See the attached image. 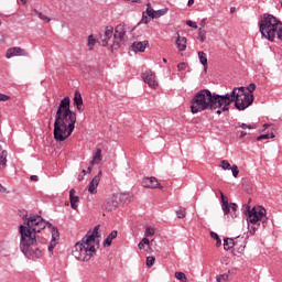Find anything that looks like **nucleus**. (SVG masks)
Here are the masks:
<instances>
[{
    "label": "nucleus",
    "instance_id": "obj_21",
    "mask_svg": "<svg viewBox=\"0 0 282 282\" xmlns=\"http://www.w3.org/2000/svg\"><path fill=\"white\" fill-rule=\"evenodd\" d=\"M198 58L202 66H204V72H208V56L203 51L198 52Z\"/></svg>",
    "mask_w": 282,
    "mask_h": 282
},
{
    "label": "nucleus",
    "instance_id": "obj_7",
    "mask_svg": "<svg viewBox=\"0 0 282 282\" xmlns=\"http://www.w3.org/2000/svg\"><path fill=\"white\" fill-rule=\"evenodd\" d=\"M215 101H216V113L217 116H221L225 111H230V105H232V99H230V94L227 93L225 95H219L214 93Z\"/></svg>",
    "mask_w": 282,
    "mask_h": 282
},
{
    "label": "nucleus",
    "instance_id": "obj_26",
    "mask_svg": "<svg viewBox=\"0 0 282 282\" xmlns=\"http://www.w3.org/2000/svg\"><path fill=\"white\" fill-rule=\"evenodd\" d=\"M235 248V240L232 238H225L224 239V250H230Z\"/></svg>",
    "mask_w": 282,
    "mask_h": 282
},
{
    "label": "nucleus",
    "instance_id": "obj_41",
    "mask_svg": "<svg viewBox=\"0 0 282 282\" xmlns=\"http://www.w3.org/2000/svg\"><path fill=\"white\" fill-rule=\"evenodd\" d=\"M176 216L178 219H184V217H186V209H177L176 210Z\"/></svg>",
    "mask_w": 282,
    "mask_h": 282
},
{
    "label": "nucleus",
    "instance_id": "obj_2",
    "mask_svg": "<svg viewBox=\"0 0 282 282\" xmlns=\"http://www.w3.org/2000/svg\"><path fill=\"white\" fill-rule=\"evenodd\" d=\"M70 105L72 100L69 97H65L57 107L53 130L56 142H65L74 133V129H76V112L69 108Z\"/></svg>",
    "mask_w": 282,
    "mask_h": 282
},
{
    "label": "nucleus",
    "instance_id": "obj_20",
    "mask_svg": "<svg viewBox=\"0 0 282 282\" xmlns=\"http://www.w3.org/2000/svg\"><path fill=\"white\" fill-rule=\"evenodd\" d=\"M118 208V200H107L104 205H102V210H106L107 213H111V210H116Z\"/></svg>",
    "mask_w": 282,
    "mask_h": 282
},
{
    "label": "nucleus",
    "instance_id": "obj_46",
    "mask_svg": "<svg viewBox=\"0 0 282 282\" xmlns=\"http://www.w3.org/2000/svg\"><path fill=\"white\" fill-rule=\"evenodd\" d=\"M8 100H10V96L0 93V102H8Z\"/></svg>",
    "mask_w": 282,
    "mask_h": 282
},
{
    "label": "nucleus",
    "instance_id": "obj_10",
    "mask_svg": "<svg viewBox=\"0 0 282 282\" xmlns=\"http://www.w3.org/2000/svg\"><path fill=\"white\" fill-rule=\"evenodd\" d=\"M98 230L99 227L96 226L91 232H87V235L83 237L86 243H90V246H94V248H96L97 250L98 248H100V242L96 241V238L98 237Z\"/></svg>",
    "mask_w": 282,
    "mask_h": 282
},
{
    "label": "nucleus",
    "instance_id": "obj_62",
    "mask_svg": "<svg viewBox=\"0 0 282 282\" xmlns=\"http://www.w3.org/2000/svg\"><path fill=\"white\" fill-rule=\"evenodd\" d=\"M195 3V0H188L187 6H193Z\"/></svg>",
    "mask_w": 282,
    "mask_h": 282
},
{
    "label": "nucleus",
    "instance_id": "obj_24",
    "mask_svg": "<svg viewBox=\"0 0 282 282\" xmlns=\"http://www.w3.org/2000/svg\"><path fill=\"white\" fill-rule=\"evenodd\" d=\"M176 45L180 52H184L186 50V37L177 35Z\"/></svg>",
    "mask_w": 282,
    "mask_h": 282
},
{
    "label": "nucleus",
    "instance_id": "obj_30",
    "mask_svg": "<svg viewBox=\"0 0 282 282\" xmlns=\"http://www.w3.org/2000/svg\"><path fill=\"white\" fill-rule=\"evenodd\" d=\"M132 195L129 193H122L120 195V199L123 202V204H129L131 202Z\"/></svg>",
    "mask_w": 282,
    "mask_h": 282
},
{
    "label": "nucleus",
    "instance_id": "obj_64",
    "mask_svg": "<svg viewBox=\"0 0 282 282\" xmlns=\"http://www.w3.org/2000/svg\"><path fill=\"white\" fill-rule=\"evenodd\" d=\"M82 175H87V172L85 170H83Z\"/></svg>",
    "mask_w": 282,
    "mask_h": 282
},
{
    "label": "nucleus",
    "instance_id": "obj_63",
    "mask_svg": "<svg viewBox=\"0 0 282 282\" xmlns=\"http://www.w3.org/2000/svg\"><path fill=\"white\" fill-rule=\"evenodd\" d=\"M86 173H91V166L87 169Z\"/></svg>",
    "mask_w": 282,
    "mask_h": 282
},
{
    "label": "nucleus",
    "instance_id": "obj_28",
    "mask_svg": "<svg viewBox=\"0 0 282 282\" xmlns=\"http://www.w3.org/2000/svg\"><path fill=\"white\" fill-rule=\"evenodd\" d=\"M58 239H61V236L58 234V228L53 227L52 228V240L51 241H55V243H58Z\"/></svg>",
    "mask_w": 282,
    "mask_h": 282
},
{
    "label": "nucleus",
    "instance_id": "obj_18",
    "mask_svg": "<svg viewBox=\"0 0 282 282\" xmlns=\"http://www.w3.org/2000/svg\"><path fill=\"white\" fill-rule=\"evenodd\" d=\"M73 102L76 106V109L79 111V113H82V111H83V95H80V91H78V90L75 91Z\"/></svg>",
    "mask_w": 282,
    "mask_h": 282
},
{
    "label": "nucleus",
    "instance_id": "obj_37",
    "mask_svg": "<svg viewBox=\"0 0 282 282\" xmlns=\"http://www.w3.org/2000/svg\"><path fill=\"white\" fill-rule=\"evenodd\" d=\"M198 37L200 43H204L206 41V30L205 29H198Z\"/></svg>",
    "mask_w": 282,
    "mask_h": 282
},
{
    "label": "nucleus",
    "instance_id": "obj_12",
    "mask_svg": "<svg viewBox=\"0 0 282 282\" xmlns=\"http://www.w3.org/2000/svg\"><path fill=\"white\" fill-rule=\"evenodd\" d=\"M142 186L143 188H160L162 189V185L160 182H158V178L151 176V177H144L142 180Z\"/></svg>",
    "mask_w": 282,
    "mask_h": 282
},
{
    "label": "nucleus",
    "instance_id": "obj_25",
    "mask_svg": "<svg viewBox=\"0 0 282 282\" xmlns=\"http://www.w3.org/2000/svg\"><path fill=\"white\" fill-rule=\"evenodd\" d=\"M102 150L100 148H98L96 150V153L93 156V160L90 161V164H98V162H100L102 160Z\"/></svg>",
    "mask_w": 282,
    "mask_h": 282
},
{
    "label": "nucleus",
    "instance_id": "obj_42",
    "mask_svg": "<svg viewBox=\"0 0 282 282\" xmlns=\"http://www.w3.org/2000/svg\"><path fill=\"white\" fill-rule=\"evenodd\" d=\"M153 263H155V257L149 256V257L147 258V265H148L149 268H152Z\"/></svg>",
    "mask_w": 282,
    "mask_h": 282
},
{
    "label": "nucleus",
    "instance_id": "obj_27",
    "mask_svg": "<svg viewBox=\"0 0 282 282\" xmlns=\"http://www.w3.org/2000/svg\"><path fill=\"white\" fill-rule=\"evenodd\" d=\"M235 129H257V124H254V123H252V124H247V123L238 122V123L235 126Z\"/></svg>",
    "mask_w": 282,
    "mask_h": 282
},
{
    "label": "nucleus",
    "instance_id": "obj_5",
    "mask_svg": "<svg viewBox=\"0 0 282 282\" xmlns=\"http://www.w3.org/2000/svg\"><path fill=\"white\" fill-rule=\"evenodd\" d=\"M245 213L250 235H256L261 224H265V221H268V216H265V208L261 206L252 207V209H250V205H246Z\"/></svg>",
    "mask_w": 282,
    "mask_h": 282
},
{
    "label": "nucleus",
    "instance_id": "obj_59",
    "mask_svg": "<svg viewBox=\"0 0 282 282\" xmlns=\"http://www.w3.org/2000/svg\"><path fill=\"white\" fill-rule=\"evenodd\" d=\"M147 10H153V7H151V2L147 3Z\"/></svg>",
    "mask_w": 282,
    "mask_h": 282
},
{
    "label": "nucleus",
    "instance_id": "obj_16",
    "mask_svg": "<svg viewBox=\"0 0 282 282\" xmlns=\"http://www.w3.org/2000/svg\"><path fill=\"white\" fill-rule=\"evenodd\" d=\"M100 177H102V172H99L98 175H96L88 186V192L90 195H96L98 193V184H100Z\"/></svg>",
    "mask_w": 282,
    "mask_h": 282
},
{
    "label": "nucleus",
    "instance_id": "obj_48",
    "mask_svg": "<svg viewBox=\"0 0 282 282\" xmlns=\"http://www.w3.org/2000/svg\"><path fill=\"white\" fill-rule=\"evenodd\" d=\"M186 25H188V28H194V30H197V23L196 22L187 20Z\"/></svg>",
    "mask_w": 282,
    "mask_h": 282
},
{
    "label": "nucleus",
    "instance_id": "obj_50",
    "mask_svg": "<svg viewBox=\"0 0 282 282\" xmlns=\"http://www.w3.org/2000/svg\"><path fill=\"white\" fill-rule=\"evenodd\" d=\"M141 243H143L144 246H149L151 243V241L149 240V237L144 236V238H142Z\"/></svg>",
    "mask_w": 282,
    "mask_h": 282
},
{
    "label": "nucleus",
    "instance_id": "obj_3",
    "mask_svg": "<svg viewBox=\"0 0 282 282\" xmlns=\"http://www.w3.org/2000/svg\"><path fill=\"white\" fill-rule=\"evenodd\" d=\"M217 104L215 101V93L208 89H202L191 99V112L202 113V111H215Z\"/></svg>",
    "mask_w": 282,
    "mask_h": 282
},
{
    "label": "nucleus",
    "instance_id": "obj_51",
    "mask_svg": "<svg viewBox=\"0 0 282 282\" xmlns=\"http://www.w3.org/2000/svg\"><path fill=\"white\" fill-rule=\"evenodd\" d=\"M3 141H0V155H2L3 153H8V151H6L4 149H3Z\"/></svg>",
    "mask_w": 282,
    "mask_h": 282
},
{
    "label": "nucleus",
    "instance_id": "obj_14",
    "mask_svg": "<svg viewBox=\"0 0 282 282\" xmlns=\"http://www.w3.org/2000/svg\"><path fill=\"white\" fill-rule=\"evenodd\" d=\"M111 39H113V26H107L99 43L102 47H107Z\"/></svg>",
    "mask_w": 282,
    "mask_h": 282
},
{
    "label": "nucleus",
    "instance_id": "obj_22",
    "mask_svg": "<svg viewBox=\"0 0 282 282\" xmlns=\"http://www.w3.org/2000/svg\"><path fill=\"white\" fill-rule=\"evenodd\" d=\"M118 237V230H112L107 238L104 241V246L105 248H109V246H111V242L113 241V239H116Z\"/></svg>",
    "mask_w": 282,
    "mask_h": 282
},
{
    "label": "nucleus",
    "instance_id": "obj_15",
    "mask_svg": "<svg viewBox=\"0 0 282 282\" xmlns=\"http://www.w3.org/2000/svg\"><path fill=\"white\" fill-rule=\"evenodd\" d=\"M14 56H28V53L25 50L14 46L7 51L6 58H12Z\"/></svg>",
    "mask_w": 282,
    "mask_h": 282
},
{
    "label": "nucleus",
    "instance_id": "obj_17",
    "mask_svg": "<svg viewBox=\"0 0 282 282\" xmlns=\"http://www.w3.org/2000/svg\"><path fill=\"white\" fill-rule=\"evenodd\" d=\"M69 202H70V208L73 210H78V202H80V198L76 196V189L74 188L69 191Z\"/></svg>",
    "mask_w": 282,
    "mask_h": 282
},
{
    "label": "nucleus",
    "instance_id": "obj_40",
    "mask_svg": "<svg viewBox=\"0 0 282 282\" xmlns=\"http://www.w3.org/2000/svg\"><path fill=\"white\" fill-rule=\"evenodd\" d=\"M94 45H96V39H94V35L88 36V47L89 50H94Z\"/></svg>",
    "mask_w": 282,
    "mask_h": 282
},
{
    "label": "nucleus",
    "instance_id": "obj_9",
    "mask_svg": "<svg viewBox=\"0 0 282 282\" xmlns=\"http://www.w3.org/2000/svg\"><path fill=\"white\" fill-rule=\"evenodd\" d=\"M252 102H254V95L240 94L236 99L235 107L238 111H245V109H248Z\"/></svg>",
    "mask_w": 282,
    "mask_h": 282
},
{
    "label": "nucleus",
    "instance_id": "obj_1",
    "mask_svg": "<svg viewBox=\"0 0 282 282\" xmlns=\"http://www.w3.org/2000/svg\"><path fill=\"white\" fill-rule=\"evenodd\" d=\"M25 220L26 225H20V250L29 259H41L43 252L36 247V234L45 230V226L52 228V223L39 215H32Z\"/></svg>",
    "mask_w": 282,
    "mask_h": 282
},
{
    "label": "nucleus",
    "instance_id": "obj_55",
    "mask_svg": "<svg viewBox=\"0 0 282 282\" xmlns=\"http://www.w3.org/2000/svg\"><path fill=\"white\" fill-rule=\"evenodd\" d=\"M139 250H144V242H139L138 245Z\"/></svg>",
    "mask_w": 282,
    "mask_h": 282
},
{
    "label": "nucleus",
    "instance_id": "obj_44",
    "mask_svg": "<svg viewBox=\"0 0 282 282\" xmlns=\"http://www.w3.org/2000/svg\"><path fill=\"white\" fill-rule=\"evenodd\" d=\"M254 89H257V85L254 83L249 84V86L247 87V90L249 93H247V94H252L254 91Z\"/></svg>",
    "mask_w": 282,
    "mask_h": 282
},
{
    "label": "nucleus",
    "instance_id": "obj_11",
    "mask_svg": "<svg viewBox=\"0 0 282 282\" xmlns=\"http://www.w3.org/2000/svg\"><path fill=\"white\" fill-rule=\"evenodd\" d=\"M127 36V28L123 24H119L115 28L113 45H120Z\"/></svg>",
    "mask_w": 282,
    "mask_h": 282
},
{
    "label": "nucleus",
    "instance_id": "obj_38",
    "mask_svg": "<svg viewBox=\"0 0 282 282\" xmlns=\"http://www.w3.org/2000/svg\"><path fill=\"white\" fill-rule=\"evenodd\" d=\"M153 235H155V229L153 227H147L144 237H153Z\"/></svg>",
    "mask_w": 282,
    "mask_h": 282
},
{
    "label": "nucleus",
    "instance_id": "obj_13",
    "mask_svg": "<svg viewBox=\"0 0 282 282\" xmlns=\"http://www.w3.org/2000/svg\"><path fill=\"white\" fill-rule=\"evenodd\" d=\"M142 79L149 87H152V89H155L158 87V80H155V73L149 70L143 73Z\"/></svg>",
    "mask_w": 282,
    "mask_h": 282
},
{
    "label": "nucleus",
    "instance_id": "obj_54",
    "mask_svg": "<svg viewBox=\"0 0 282 282\" xmlns=\"http://www.w3.org/2000/svg\"><path fill=\"white\" fill-rule=\"evenodd\" d=\"M30 180H31V182H39V176L31 175Z\"/></svg>",
    "mask_w": 282,
    "mask_h": 282
},
{
    "label": "nucleus",
    "instance_id": "obj_57",
    "mask_svg": "<svg viewBox=\"0 0 282 282\" xmlns=\"http://www.w3.org/2000/svg\"><path fill=\"white\" fill-rule=\"evenodd\" d=\"M245 135H248V132L241 131L239 138H240V139H243Z\"/></svg>",
    "mask_w": 282,
    "mask_h": 282
},
{
    "label": "nucleus",
    "instance_id": "obj_49",
    "mask_svg": "<svg viewBox=\"0 0 282 282\" xmlns=\"http://www.w3.org/2000/svg\"><path fill=\"white\" fill-rule=\"evenodd\" d=\"M235 89H237V94H248L246 93V87L241 86V87H235Z\"/></svg>",
    "mask_w": 282,
    "mask_h": 282
},
{
    "label": "nucleus",
    "instance_id": "obj_52",
    "mask_svg": "<svg viewBox=\"0 0 282 282\" xmlns=\"http://www.w3.org/2000/svg\"><path fill=\"white\" fill-rule=\"evenodd\" d=\"M210 237H212V239H219V235H217V232H215V231H212L210 232Z\"/></svg>",
    "mask_w": 282,
    "mask_h": 282
},
{
    "label": "nucleus",
    "instance_id": "obj_53",
    "mask_svg": "<svg viewBox=\"0 0 282 282\" xmlns=\"http://www.w3.org/2000/svg\"><path fill=\"white\" fill-rule=\"evenodd\" d=\"M204 28H206V19H203V20L200 21V28H199V30H205Z\"/></svg>",
    "mask_w": 282,
    "mask_h": 282
},
{
    "label": "nucleus",
    "instance_id": "obj_35",
    "mask_svg": "<svg viewBox=\"0 0 282 282\" xmlns=\"http://www.w3.org/2000/svg\"><path fill=\"white\" fill-rule=\"evenodd\" d=\"M8 164V152H2L0 154V166H6Z\"/></svg>",
    "mask_w": 282,
    "mask_h": 282
},
{
    "label": "nucleus",
    "instance_id": "obj_23",
    "mask_svg": "<svg viewBox=\"0 0 282 282\" xmlns=\"http://www.w3.org/2000/svg\"><path fill=\"white\" fill-rule=\"evenodd\" d=\"M154 14H155V10L153 9L145 10V12H143L142 14L141 23H144L147 25L149 21H151L149 17L153 19Z\"/></svg>",
    "mask_w": 282,
    "mask_h": 282
},
{
    "label": "nucleus",
    "instance_id": "obj_19",
    "mask_svg": "<svg viewBox=\"0 0 282 282\" xmlns=\"http://www.w3.org/2000/svg\"><path fill=\"white\" fill-rule=\"evenodd\" d=\"M149 47V41H142V42H133L131 45V48L133 52H144Z\"/></svg>",
    "mask_w": 282,
    "mask_h": 282
},
{
    "label": "nucleus",
    "instance_id": "obj_56",
    "mask_svg": "<svg viewBox=\"0 0 282 282\" xmlns=\"http://www.w3.org/2000/svg\"><path fill=\"white\" fill-rule=\"evenodd\" d=\"M216 246H217V248H219V246H221V238L216 239Z\"/></svg>",
    "mask_w": 282,
    "mask_h": 282
},
{
    "label": "nucleus",
    "instance_id": "obj_8",
    "mask_svg": "<svg viewBox=\"0 0 282 282\" xmlns=\"http://www.w3.org/2000/svg\"><path fill=\"white\" fill-rule=\"evenodd\" d=\"M221 208L225 215V219L230 221L231 219H237V210L239 209V205L237 203H229L228 198L221 194Z\"/></svg>",
    "mask_w": 282,
    "mask_h": 282
},
{
    "label": "nucleus",
    "instance_id": "obj_36",
    "mask_svg": "<svg viewBox=\"0 0 282 282\" xmlns=\"http://www.w3.org/2000/svg\"><path fill=\"white\" fill-rule=\"evenodd\" d=\"M229 274L224 273L216 276L217 282H228Z\"/></svg>",
    "mask_w": 282,
    "mask_h": 282
},
{
    "label": "nucleus",
    "instance_id": "obj_58",
    "mask_svg": "<svg viewBox=\"0 0 282 282\" xmlns=\"http://www.w3.org/2000/svg\"><path fill=\"white\" fill-rule=\"evenodd\" d=\"M84 177H85V175L79 174L78 177H77L78 182H83Z\"/></svg>",
    "mask_w": 282,
    "mask_h": 282
},
{
    "label": "nucleus",
    "instance_id": "obj_31",
    "mask_svg": "<svg viewBox=\"0 0 282 282\" xmlns=\"http://www.w3.org/2000/svg\"><path fill=\"white\" fill-rule=\"evenodd\" d=\"M175 279L181 282H187L188 279L186 278V273L184 272H175Z\"/></svg>",
    "mask_w": 282,
    "mask_h": 282
},
{
    "label": "nucleus",
    "instance_id": "obj_61",
    "mask_svg": "<svg viewBox=\"0 0 282 282\" xmlns=\"http://www.w3.org/2000/svg\"><path fill=\"white\" fill-rule=\"evenodd\" d=\"M6 187H3L2 185H0V193H6Z\"/></svg>",
    "mask_w": 282,
    "mask_h": 282
},
{
    "label": "nucleus",
    "instance_id": "obj_4",
    "mask_svg": "<svg viewBox=\"0 0 282 282\" xmlns=\"http://www.w3.org/2000/svg\"><path fill=\"white\" fill-rule=\"evenodd\" d=\"M259 30L262 39L267 41H274V37L282 41V22L276 17L265 13L259 23Z\"/></svg>",
    "mask_w": 282,
    "mask_h": 282
},
{
    "label": "nucleus",
    "instance_id": "obj_45",
    "mask_svg": "<svg viewBox=\"0 0 282 282\" xmlns=\"http://www.w3.org/2000/svg\"><path fill=\"white\" fill-rule=\"evenodd\" d=\"M186 67H188V65H186V63L182 62L177 65V70L185 72Z\"/></svg>",
    "mask_w": 282,
    "mask_h": 282
},
{
    "label": "nucleus",
    "instance_id": "obj_60",
    "mask_svg": "<svg viewBox=\"0 0 282 282\" xmlns=\"http://www.w3.org/2000/svg\"><path fill=\"white\" fill-rule=\"evenodd\" d=\"M269 127H270V123H264L262 131H265V129H268Z\"/></svg>",
    "mask_w": 282,
    "mask_h": 282
},
{
    "label": "nucleus",
    "instance_id": "obj_47",
    "mask_svg": "<svg viewBox=\"0 0 282 282\" xmlns=\"http://www.w3.org/2000/svg\"><path fill=\"white\" fill-rule=\"evenodd\" d=\"M56 241H51L50 246H48V252H51V254L54 252V248H56Z\"/></svg>",
    "mask_w": 282,
    "mask_h": 282
},
{
    "label": "nucleus",
    "instance_id": "obj_6",
    "mask_svg": "<svg viewBox=\"0 0 282 282\" xmlns=\"http://www.w3.org/2000/svg\"><path fill=\"white\" fill-rule=\"evenodd\" d=\"M97 250L94 245L86 243L85 239L82 238V240L76 242L73 247L72 254L77 261H89L91 257L96 254Z\"/></svg>",
    "mask_w": 282,
    "mask_h": 282
},
{
    "label": "nucleus",
    "instance_id": "obj_33",
    "mask_svg": "<svg viewBox=\"0 0 282 282\" xmlns=\"http://www.w3.org/2000/svg\"><path fill=\"white\" fill-rule=\"evenodd\" d=\"M240 94L237 93V88H234L232 91L229 93V98L232 102H237V98H239Z\"/></svg>",
    "mask_w": 282,
    "mask_h": 282
},
{
    "label": "nucleus",
    "instance_id": "obj_34",
    "mask_svg": "<svg viewBox=\"0 0 282 282\" xmlns=\"http://www.w3.org/2000/svg\"><path fill=\"white\" fill-rule=\"evenodd\" d=\"M274 138V133H267V134H260L259 137H257L258 142H261V140H270Z\"/></svg>",
    "mask_w": 282,
    "mask_h": 282
},
{
    "label": "nucleus",
    "instance_id": "obj_43",
    "mask_svg": "<svg viewBox=\"0 0 282 282\" xmlns=\"http://www.w3.org/2000/svg\"><path fill=\"white\" fill-rule=\"evenodd\" d=\"M230 170H231V173H232L234 177L239 176V166L232 165Z\"/></svg>",
    "mask_w": 282,
    "mask_h": 282
},
{
    "label": "nucleus",
    "instance_id": "obj_29",
    "mask_svg": "<svg viewBox=\"0 0 282 282\" xmlns=\"http://www.w3.org/2000/svg\"><path fill=\"white\" fill-rule=\"evenodd\" d=\"M34 13L41 19V21H45V23H50V21H52V19H50V17L43 14L42 12H40L36 9H34Z\"/></svg>",
    "mask_w": 282,
    "mask_h": 282
},
{
    "label": "nucleus",
    "instance_id": "obj_32",
    "mask_svg": "<svg viewBox=\"0 0 282 282\" xmlns=\"http://www.w3.org/2000/svg\"><path fill=\"white\" fill-rule=\"evenodd\" d=\"M166 12H169V9L156 10V11H154L153 19H160V17H164V14H166Z\"/></svg>",
    "mask_w": 282,
    "mask_h": 282
},
{
    "label": "nucleus",
    "instance_id": "obj_39",
    "mask_svg": "<svg viewBox=\"0 0 282 282\" xmlns=\"http://www.w3.org/2000/svg\"><path fill=\"white\" fill-rule=\"evenodd\" d=\"M220 167L223 169V171H230L231 169L230 163L226 160H223L220 162Z\"/></svg>",
    "mask_w": 282,
    "mask_h": 282
}]
</instances>
